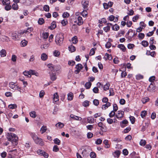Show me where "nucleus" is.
<instances>
[{"mask_svg":"<svg viewBox=\"0 0 158 158\" xmlns=\"http://www.w3.org/2000/svg\"><path fill=\"white\" fill-rule=\"evenodd\" d=\"M30 135L35 143L40 145L41 146L44 145V143L42 139L39 138L34 133H31Z\"/></svg>","mask_w":158,"mask_h":158,"instance_id":"nucleus-1","label":"nucleus"},{"mask_svg":"<svg viewBox=\"0 0 158 158\" xmlns=\"http://www.w3.org/2000/svg\"><path fill=\"white\" fill-rule=\"evenodd\" d=\"M64 37L63 34L60 33L57 34L55 38V41L56 44L58 46L61 45L63 43Z\"/></svg>","mask_w":158,"mask_h":158,"instance_id":"nucleus-2","label":"nucleus"},{"mask_svg":"<svg viewBox=\"0 0 158 158\" xmlns=\"http://www.w3.org/2000/svg\"><path fill=\"white\" fill-rule=\"evenodd\" d=\"M7 138L8 140L12 143H15V144H16L18 139L17 136L15 134L12 133H8Z\"/></svg>","mask_w":158,"mask_h":158,"instance_id":"nucleus-3","label":"nucleus"},{"mask_svg":"<svg viewBox=\"0 0 158 158\" xmlns=\"http://www.w3.org/2000/svg\"><path fill=\"white\" fill-rule=\"evenodd\" d=\"M9 87L14 90H18L20 91V88L17 86V85L15 83L12 82L9 83Z\"/></svg>","mask_w":158,"mask_h":158,"instance_id":"nucleus-4","label":"nucleus"},{"mask_svg":"<svg viewBox=\"0 0 158 158\" xmlns=\"http://www.w3.org/2000/svg\"><path fill=\"white\" fill-rule=\"evenodd\" d=\"M124 112L122 110H118V111L117 113L115 115V116L118 119H121L124 115Z\"/></svg>","mask_w":158,"mask_h":158,"instance_id":"nucleus-5","label":"nucleus"},{"mask_svg":"<svg viewBox=\"0 0 158 158\" xmlns=\"http://www.w3.org/2000/svg\"><path fill=\"white\" fill-rule=\"evenodd\" d=\"M89 2L88 1H86L85 0H83L81 2V4L83 9L88 10L89 6Z\"/></svg>","mask_w":158,"mask_h":158,"instance_id":"nucleus-6","label":"nucleus"},{"mask_svg":"<svg viewBox=\"0 0 158 158\" xmlns=\"http://www.w3.org/2000/svg\"><path fill=\"white\" fill-rule=\"evenodd\" d=\"M37 153L39 155L43 156L45 158H48V155L47 153L41 150H38Z\"/></svg>","mask_w":158,"mask_h":158,"instance_id":"nucleus-7","label":"nucleus"},{"mask_svg":"<svg viewBox=\"0 0 158 158\" xmlns=\"http://www.w3.org/2000/svg\"><path fill=\"white\" fill-rule=\"evenodd\" d=\"M98 126L100 127V130L102 131H106L107 130V127L101 122L98 123Z\"/></svg>","mask_w":158,"mask_h":158,"instance_id":"nucleus-8","label":"nucleus"},{"mask_svg":"<svg viewBox=\"0 0 158 158\" xmlns=\"http://www.w3.org/2000/svg\"><path fill=\"white\" fill-rule=\"evenodd\" d=\"M49 74H50V78L51 80L54 81L56 79V72H50Z\"/></svg>","mask_w":158,"mask_h":158,"instance_id":"nucleus-9","label":"nucleus"},{"mask_svg":"<svg viewBox=\"0 0 158 158\" xmlns=\"http://www.w3.org/2000/svg\"><path fill=\"white\" fill-rule=\"evenodd\" d=\"M128 123V121L125 119L123 121L121 122L120 123V126L121 127L123 128L127 126Z\"/></svg>","mask_w":158,"mask_h":158,"instance_id":"nucleus-10","label":"nucleus"},{"mask_svg":"<svg viewBox=\"0 0 158 158\" xmlns=\"http://www.w3.org/2000/svg\"><path fill=\"white\" fill-rule=\"evenodd\" d=\"M83 23V21L82 17L81 16H78L77 18V24L79 25L80 26Z\"/></svg>","mask_w":158,"mask_h":158,"instance_id":"nucleus-11","label":"nucleus"},{"mask_svg":"<svg viewBox=\"0 0 158 158\" xmlns=\"http://www.w3.org/2000/svg\"><path fill=\"white\" fill-rule=\"evenodd\" d=\"M148 88H149L148 89L150 92H152L156 89L155 86L152 83H151L150 84Z\"/></svg>","mask_w":158,"mask_h":158,"instance_id":"nucleus-12","label":"nucleus"},{"mask_svg":"<svg viewBox=\"0 0 158 158\" xmlns=\"http://www.w3.org/2000/svg\"><path fill=\"white\" fill-rule=\"evenodd\" d=\"M6 52L4 49H2L0 51V55L1 57H4L6 56Z\"/></svg>","mask_w":158,"mask_h":158,"instance_id":"nucleus-13","label":"nucleus"},{"mask_svg":"<svg viewBox=\"0 0 158 158\" xmlns=\"http://www.w3.org/2000/svg\"><path fill=\"white\" fill-rule=\"evenodd\" d=\"M111 103L108 102L106 103V104L103 105L102 106V109L105 110H106L107 108L109 106H111Z\"/></svg>","mask_w":158,"mask_h":158,"instance_id":"nucleus-14","label":"nucleus"},{"mask_svg":"<svg viewBox=\"0 0 158 158\" xmlns=\"http://www.w3.org/2000/svg\"><path fill=\"white\" fill-rule=\"evenodd\" d=\"M70 117L71 118L77 120L81 121L82 119V118L81 117L75 116L73 114H71L70 115Z\"/></svg>","mask_w":158,"mask_h":158,"instance_id":"nucleus-15","label":"nucleus"},{"mask_svg":"<svg viewBox=\"0 0 158 158\" xmlns=\"http://www.w3.org/2000/svg\"><path fill=\"white\" fill-rule=\"evenodd\" d=\"M71 41L73 44H76L78 42L77 37V36L73 37L72 38Z\"/></svg>","mask_w":158,"mask_h":158,"instance_id":"nucleus-16","label":"nucleus"},{"mask_svg":"<svg viewBox=\"0 0 158 158\" xmlns=\"http://www.w3.org/2000/svg\"><path fill=\"white\" fill-rule=\"evenodd\" d=\"M104 58L106 60L108 59L109 60H111L112 59V57L111 55L107 53H106L105 56L104 57Z\"/></svg>","mask_w":158,"mask_h":158,"instance_id":"nucleus-17","label":"nucleus"},{"mask_svg":"<svg viewBox=\"0 0 158 158\" xmlns=\"http://www.w3.org/2000/svg\"><path fill=\"white\" fill-rule=\"evenodd\" d=\"M56 23L55 21H53L51 24V25L49 27V28L51 30L54 29L56 27Z\"/></svg>","mask_w":158,"mask_h":158,"instance_id":"nucleus-18","label":"nucleus"},{"mask_svg":"<svg viewBox=\"0 0 158 158\" xmlns=\"http://www.w3.org/2000/svg\"><path fill=\"white\" fill-rule=\"evenodd\" d=\"M47 66L50 70L51 71V72H54V70H55V66L53 64H49L47 65Z\"/></svg>","mask_w":158,"mask_h":158,"instance_id":"nucleus-19","label":"nucleus"},{"mask_svg":"<svg viewBox=\"0 0 158 158\" xmlns=\"http://www.w3.org/2000/svg\"><path fill=\"white\" fill-rule=\"evenodd\" d=\"M73 94L72 92H70L68 94V99L69 101H71L73 99Z\"/></svg>","mask_w":158,"mask_h":158,"instance_id":"nucleus-20","label":"nucleus"},{"mask_svg":"<svg viewBox=\"0 0 158 158\" xmlns=\"http://www.w3.org/2000/svg\"><path fill=\"white\" fill-rule=\"evenodd\" d=\"M53 99L54 101L55 102L58 101L59 96L57 93H56L54 94Z\"/></svg>","mask_w":158,"mask_h":158,"instance_id":"nucleus-21","label":"nucleus"},{"mask_svg":"<svg viewBox=\"0 0 158 158\" xmlns=\"http://www.w3.org/2000/svg\"><path fill=\"white\" fill-rule=\"evenodd\" d=\"M41 58L42 60L45 61L47 59L48 56L46 53H43L41 55Z\"/></svg>","mask_w":158,"mask_h":158,"instance_id":"nucleus-22","label":"nucleus"},{"mask_svg":"<svg viewBox=\"0 0 158 158\" xmlns=\"http://www.w3.org/2000/svg\"><path fill=\"white\" fill-rule=\"evenodd\" d=\"M87 122L89 123H94L95 119L92 118V117H88L87 118Z\"/></svg>","mask_w":158,"mask_h":158,"instance_id":"nucleus-23","label":"nucleus"},{"mask_svg":"<svg viewBox=\"0 0 158 158\" xmlns=\"http://www.w3.org/2000/svg\"><path fill=\"white\" fill-rule=\"evenodd\" d=\"M69 49L70 52H72L76 50V48L74 46L71 45L69 47Z\"/></svg>","mask_w":158,"mask_h":158,"instance_id":"nucleus-24","label":"nucleus"},{"mask_svg":"<svg viewBox=\"0 0 158 158\" xmlns=\"http://www.w3.org/2000/svg\"><path fill=\"white\" fill-rule=\"evenodd\" d=\"M118 47L120 48L123 52H125L126 50V48L123 44H119L118 45Z\"/></svg>","mask_w":158,"mask_h":158,"instance_id":"nucleus-25","label":"nucleus"},{"mask_svg":"<svg viewBox=\"0 0 158 158\" xmlns=\"http://www.w3.org/2000/svg\"><path fill=\"white\" fill-rule=\"evenodd\" d=\"M30 75L32 74L33 75H35L36 76H38L39 75V73L34 70H30Z\"/></svg>","mask_w":158,"mask_h":158,"instance_id":"nucleus-26","label":"nucleus"},{"mask_svg":"<svg viewBox=\"0 0 158 158\" xmlns=\"http://www.w3.org/2000/svg\"><path fill=\"white\" fill-rule=\"evenodd\" d=\"M64 126V124L61 122H58L56 124V126L59 128H62Z\"/></svg>","mask_w":158,"mask_h":158,"instance_id":"nucleus-27","label":"nucleus"},{"mask_svg":"<svg viewBox=\"0 0 158 158\" xmlns=\"http://www.w3.org/2000/svg\"><path fill=\"white\" fill-rule=\"evenodd\" d=\"M12 37L13 39L15 40H18V39L19 38L18 35L16 33H12Z\"/></svg>","mask_w":158,"mask_h":158,"instance_id":"nucleus-28","label":"nucleus"},{"mask_svg":"<svg viewBox=\"0 0 158 158\" xmlns=\"http://www.w3.org/2000/svg\"><path fill=\"white\" fill-rule=\"evenodd\" d=\"M47 130V127L43 126L41 128L40 131L41 134H43Z\"/></svg>","mask_w":158,"mask_h":158,"instance_id":"nucleus-29","label":"nucleus"},{"mask_svg":"<svg viewBox=\"0 0 158 158\" xmlns=\"http://www.w3.org/2000/svg\"><path fill=\"white\" fill-rule=\"evenodd\" d=\"M149 98L148 97H144L142 99V102L143 104L149 101Z\"/></svg>","mask_w":158,"mask_h":158,"instance_id":"nucleus-30","label":"nucleus"},{"mask_svg":"<svg viewBox=\"0 0 158 158\" xmlns=\"http://www.w3.org/2000/svg\"><path fill=\"white\" fill-rule=\"evenodd\" d=\"M2 3L4 5H6L10 4V0H2Z\"/></svg>","mask_w":158,"mask_h":158,"instance_id":"nucleus-31","label":"nucleus"},{"mask_svg":"<svg viewBox=\"0 0 158 158\" xmlns=\"http://www.w3.org/2000/svg\"><path fill=\"white\" fill-rule=\"evenodd\" d=\"M61 23L63 26H64L66 25L67 24H68V20L66 19H63L61 21Z\"/></svg>","mask_w":158,"mask_h":158,"instance_id":"nucleus-32","label":"nucleus"},{"mask_svg":"<svg viewBox=\"0 0 158 158\" xmlns=\"http://www.w3.org/2000/svg\"><path fill=\"white\" fill-rule=\"evenodd\" d=\"M49 34L47 32H43L42 34V38L44 39H46L48 38Z\"/></svg>","mask_w":158,"mask_h":158,"instance_id":"nucleus-33","label":"nucleus"},{"mask_svg":"<svg viewBox=\"0 0 158 158\" xmlns=\"http://www.w3.org/2000/svg\"><path fill=\"white\" fill-rule=\"evenodd\" d=\"M23 74L26 76H27L28 77H30L31 75H30V71H25L23 72Z\"/></svg>","mask_w":158,"mask_h":158,"instance_id":"nucleus-34","label":"nucleus"},{"mask_svg":"<svg viewBox=\"0 0 158 158\" xmlns=\"http://www.w3.org/2000/svg\"><path fill=\"white\" fill-rule=\"evenodd\" d=\"M112 29L114 31H118L119 29V27L117 24H115L112 27Z\"/></svg>","mask_w":158,"mask_h":158,"instance_id":"nucleus-35","label":"nucleus"},{"mask_svg":"<svg viewBox=\"0 0 158 158\" xmlns=\"http://www.w3.org/2000/svg\"><path fill=\"white\" fill-rule=\"evenodd\" d=\"M8 38V37L5 36H2L0 37V40L1 41L4 42L5 41H6L7 40V39Z\"/></svg>","mask_w":158,"mask_h":158,"instance_id":"nucleus-36","label":"nucleus"},{"mask_svg":"<svg viewBox=\"0 0 158 158\" xmlns=\"http://www.w3.org/2000/svg\"><path fill=\"white\" fill-rule=\"evenodd\" d=\"M49 45L50 44L48 43L45 44L41 45V46L40 48L42 49H46L49 46Z\"/></svg>","mask_w":158,"mask_h":158,"instance_id":"nucleus-37","label":"nucleus"},{"mask_svg":"<svg viewBox=\"0 0 158 158\" xmlns=\"http://www.w3.org/2000/svg\"><path fill=\"white\" fill-rule=\"evenodd\" d=\"M27 43V42L25 40H22L21 42V46L24 47L26 46Z\"/></svg>","mask_w":158,"mask_h":158,"instance_id":"nucleus-38","label":"nucleus"},{"mask_svg":"<svg viewBox=\"0 0 158 158\" xmlns=\"http://www.w3.org/2000/svg\"><path fill=\"white\" fill-rule=\"evenodd\" d=\"M147 114V112L145 110L141 112V116L143 118H144L145 117L146 114Z\"/></svg>","mask_w":158,"mask_h":158,"instance_id":"nucleus-39","label":"nucleus"},{"mask_svg":"<svg viewBox=\"0 0 158 158\" xmlns=\"http://www.w3.org/2000/svg\"><path fill=\"white\" fill-rule=\"evenodd\" d=\"M30 116L33 118H35L36 116V113L35 111H31L29 113Z\"/></svg>","mask_w":158,"mask_h":158,"instance_id":"nucleus-40","label":"nucleus"},{"mask_svg":"<svg viewBox=\"0 0 158 158\" xmlns=\"http://www.w3.org/2000/svg\"><path fill=\"white\" fill-rule=\"evenodd\" d=\"M72 30H73L75 32L78 31V27L76 25L73 24L72 26Z\"/></svg>","mask_w":158,"mask_h":158,"instance_id":"nucleus-41","label":"nucleus"},{"mask_svg":"<svg viewBox=\"0 0 158 158\" xmlns=\"http://www.w3.org/2000/svg\"><path fill=\"white\" fill-rule=\"evenodd\" d=\"M142 45L144 47H146L148 45V43L145 40H143L142 42Z\"/></svg>","mask_w":158,"mask_h":158,"instance_id":"nucleus-42","label":"nucleus"},{"mask_svg":"<svg viewBox=\"0 0 158 158\" xmlns=\"http://www.w3.org/2000/svg\"><path fill=\"white\" fill-rule=\"evenodd\" d=\"M114 156L115 157H118L120 154V152L119 151L117 150L115 151L114 153Z\"/></svg>","mask_w":158,"mask_h":158,"instance_id":"nucleus-43","label":"nucleus"},{"mask_svg":"<svg viewBox=\"0 0 158 158\" xmlns=\"http://www.w3.org/2000/svg\"><path fill=\"white\" fill-rule=\"evenodd\" d=\"M110 84L109 83H107L103 86V89L104 90H107L109 89Z\"/></svg>","mask_w":158,"mask_h":158,"instance_id":"nucleus-44","label":"nucleus"},{"mask_svg":"<svg viewBox=\"0 0 158 158\" xmlns=\"http://www.w3.org/2000/svg\"><path fill=\"white\" fill-rule=\"evenodd\" d=\"M12 8L15 10H17L18 9V6L17 3H14L12 5Z\"/></svg>","mask_w":158,"mask_h":158,"instance_id":"nucleus-45","label":"nucleus"},{"mask_svg":"<svg viewBox=\"0 0 158 158\" xmlns=\"http://www.w3.org/2000/svg\"><path fill=\"white\" fill-rule=\"evenodd\" d=\"M44 23V21L43 18H40L39 19L38 23L40 25H42Z\"/></svg>","mask_w":158,"mask_h":158,"instance_id":"nucleus-46","label":"nucleus"},{"mask_svg":"<svg viewBox=\"0 0 158 158\" xmlns=\"http://www.w3.org/2000/svg\"><path fill=\"white\" fill-rule=\"evenodd\" d=\"M9 108L13 109L16 108L17 107V106L16 104H10L8 106Z\"/></svg>","mask_w":158,"mask_h":158,"instance_id":"nucleus-47","label":"nucleus"},{"mask_svg":"<svg viewBox=\"0 0 158 158\" xmlns=\"http://www.w3.org/2000/svg\"><path fill=\"white\" fill-rule=\"evenodd\" d=\"M91 85V83L89 82H87L85 84V86L86 89H89L90 88Z\"/></svg>","mask_w":158,"mask_h":158,"instance_id":"nucleus-48","label":"nucleus"},{"mask_svg":"<svg viewBox=\"0 0 158 158\" xmlns=\"http://www.w3.org/2000/svg\"><path fill=\"white\" fill-rule=\"evenodd\" d=\"M87 10H85L83 9V11L82 12H81V14L83 16H86L87 15L88 13L87 11Z\"/></svg>","mask_w":158,"mask_h":158,"instance_id":"nucleus-49","label":"nucleus"},{"mask_svg":"<svg viewBox=\"0 0 158 158\" xmlns=\"http://www.w3.org/2000/svg\"><path fill=\"white\" fill-rule=\"evenodd\" d=\"M54 143L55 144L59 145L60 143V140L58 138H56L54 140Z\"/></svg>","mask_w":158,"mask_h":158,"instance_id":"nucleus-50","label":"nucleus"},{"mask_svg":"<svg viewBox=\"0 0 158 158\" xmlns=\"http://www.w3.org/2000/svg\"><path fill=\"white\" fill-rule=\"evenodd\" d=\"M17 58V56L15 55H13L12 56L11 60L12 61L15 62L16 61Z\"/></svg>","mask_w":158,"mask_h":158,"instance_id":"nucleus-51","label":"nucleus"},{"mask_svg":"<svg viewBox=\"0 0 158 158\" xmlns=\"http://www.w3.org/2000/svg\"><path fill=\"white\" fill-rule=\"evenodd\" d=\"M44 10L48 12L49 10V7L48 5H45L44 6Z\"/></svg>","mask_w":158,"mask_h":158,"instance_id":"nucleus-52","label":"nucleus"},{"mask_svg":"<svg viewBox=\"0 0 158 158\" xmlns=\"http://www.w3.org/2000/svg\"><path fill=\"white\" fill-rule=\"evenodd\" d=\"M89 101H85L83 103V106L85 107L88 106L89 105Z\"/></svg>","mask_w":158,"mask_h":158,"instance_id":"nucleus-53","label":"nucleus"},{"mask_svg":"<svg viewBox=\"0 0 158 158\" xmlns=\"http://www.w3.org/2000/svg\"><path fill=\"white\" fill-rule=\"evenodd\" d=\"M83 68L81 64H77L76 66V68L77 69H78L79 70H81Z\"/></svg>","mask_w":158,"mask_h":158,"instance_id":"nucleus-54","label":"nucleus"},{"mask_svg":"<svg viewBox=\"0 0 158 158\" xmlns=\"http://www.w3.org/2000/svg\"><path fill=\"white\" fill-rule=\"evenodd\" d=\"M102 142V140L100 139H98L95 142V143L97 144H100Z\"/></svg>","mask_w":158,"mask_h":158,"instance_id":"nucleus-55","label":"nucleus"},{"mask_svg":"<svg viewBox=\"0 0 158 158\" xmlns=\"http://www.w3.org/2000/svg\"><path fill=\"white\" fill-rule=\"evenodd\" d=\"M115 115V112L114 111H112L109 114V116L110 118L113 117Z\"/></svg>","mask_w":158,"mask_h":158,"instance_id":"nucleus-56","label":"nucleus"},{"mask_svg":"<svg viewBox=\"0 0 158 158\" xmlns=\"http://www.w3.org/2000/svg\"><path fill=\"white\" fill-rule=\"evenodd\" d=\"M146 141L145 140L141 139L140 142L139 144L141 146H144L146 144Z\"/></svg>","mask_w":158,"mask_h":158,"instance_id":"nucleus-57","label":"nucleus"},{"mask_svg":"<svg viewBox=\"0 0 158 158\" xmlns=\"http://www.w3.org/2000/svg\"><path fill=\"white\" fill-rule=\"evenodd\" d=\"M95 49H96V48L94 49V48H92L90 50V52L89 53V55L90 56H92L94 55L95 53Z\"/></svg>","mask_w":158,"mask_h":158,"instance_id":"nucleus-58","label":"nucleus"},{"mask_svg":"<svg viewBox=\"0 0 158 158\" xmlns=\"http://www.w3.org/2000/svg\"><path fill=\"white\" fill-rule=\"evenodd\" d=\"M113 110L114 112L116 111L118 109V107L116 104H114L113 105Z\"/></svg>","mask_w":158,"mask_h":158,"instance_id":"nucleus-59","label":"nucleus"},{"mask_svg":"<svg viewBox=\"0 0 158 158\" xmlns=\"http://www.w3.org/2000/svg\"><path fill=\"white\" fill-rule=\"evenodd\" d=\"M110 27L109 26H107L103 28V30L106 32H107L110 30Z\"/></svg>","mask_w":158,"mask_h":158,"instance_id":"nucleus-60","label":"nucleus"},{"mask_svg":"<svg viewBox=\"0 0 158 158\" xmlns=\"http://www.w3.org/2000/svg\"><path fill=\"white\" fill-rule=\"evenodd\" d=\"M93 104L96 106H98L99 103V101L97 99H94L93 101Z\"/></svg>","mask_w":158,"mask_h":158,"instance_id":"nucleus-61","label":"nucleus"},{"mask_svg":"<svg viewBox=\"0 0 158 158\" xmlns=\"http://www.w3.org/2000/svg\"><path fill=\"white\" fill-rule=\"evenodd\" d=\"M54 55L56 57H58L60 55V52L57 51L55 50L53 52Z\"/></svg>","mask_w":158,"mask_h":158,"instance_id":"nucleus-62","label":"nucleus"},{"mask_svg":"<svg viewBox=\"0 0 158 158\" xmlns=\"http://www.w3.org/2000/svg\"><path fill=\"white\" fill-rule=\"evenodd\" d=\"M69 14L67 12H65L63 13L62 15V16L64 18L68 17L69 16Z\"/></svg>","mask_w":158,"mask_h":158,"instance_id":"nucleus-63","label":"nucleus"},{"mask_svg":"<svg viewBox=\"0 0 158 158\" xmlns=\"http://www.w3.org/2000/svg\"><path fill=\"white\" fill-rule=\"evenodd\" d=\"M11 8V6L9 5V4L6 5V6L5 7V9L7 11L10 10Z\"/></svg>","mask_w":158,"mask_h":158,"instance_id":"nucleus-64","label":"nucleus"}]
</instances>
